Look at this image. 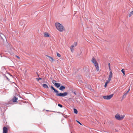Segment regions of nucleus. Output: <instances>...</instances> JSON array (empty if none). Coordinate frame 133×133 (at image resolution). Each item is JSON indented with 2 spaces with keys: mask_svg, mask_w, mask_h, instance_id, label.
<instances>
[{
  "mask_svg": "<svg viewBox=\"0 0 133 133\" xmlns=\"http://www.w3.org/2000/svg\"><path fill=\"white\" fill-rule=\"evenodd\" d=\"M55 25L56 29L59 32H62L65 31V28L64 26L60 23L58 22L56 23Z\"/></svg>",
  "mask_w": 133,
  "mask_h": 133,
  "instance_id": "obj_1",
  "label": "nucleus"
},
{
  "mask_svg": "<svg viewBox=\"0 0 133 133\" xmlns=\"http://www.w3.org/2000/svg\"><path fill=\"white\" fill-rule=\"evenodd\" d=\"M91 61L95 65L97 70V71H98L99 69V68L98 66V64L94 57H93L92 58Z\"/></svg>",
  "mask_w": 133,
  "mask_h": 133,
  "instance_id": "obj_2",
  "label": "nucleus"
},
{
  "mask_svg": "<svg viewBox=\"0 0 133 133\" xmlns=\"http://www.w3.org/2000/svg\"><path fill=\"white\" fill-rule=\"evenodd\" d=\"M125 116L124 115H121L120 116L118 114H117L115 116V118L116 119L118 120H121L123 119L124 117Z\"/></svg>",
  "mask_w": 133,
  "mask_h": 133,
  "instance_id": "obj_3",
  "label": "nucleus"
},
{
  "mask_svg": "<svg viewBox=\"0 0 133 133\" xmlns=\"http://www.w3.org/2000/svg\"><path fill=\"white\" fill-rule=\"evenodd\" d=\"M113 95L114 94H112L109 95L104 96H103V98L105 99H110L112 97Z\"/></svg>",
  "mask_w": 133,
  "mask_h": 133,
  "instance_id": "obj_4",
  "label": "nucleus"
},
{
  "mask_svg": "<svg viewBox=\"0 0 133 133\" xmlns=\"http://www.w3.org/2000/svg\"><path fill=\"white\" fill-rule=\"evenodd\" d=\"M58 92H56V95L57 96L61 97H64L67 95L68 93L67 92H64V93H58Z\"/></svg>",
  "mask_w": 133,
  "mask_h": 133,
  "instance_id": "obj_5",
  "label": "nucleus"
},
{
  "mask_svg": "<svg viewBox=\"0 0 133 133\" xmlns=\"http://www.w3.org/2000/svg\"><path fill=\"white\" fill-rule=\"evenodd\" d=\"M112 74L111 70L110 71L109 73V78L108 80L110 81L111 80V78L112 77Z\"/></svg>",
  "mask_w": 133,
  "mask_h": 133,
  "instance_id": "obj_6",
  "label": "nucleus"
},
{
  "mask_svg": "<svg viewBox=\"0 0 133 133\" xmlns=\"http://www.w3.org/2000/svg\"><path fill=\"white\" fill-rule=\"evenodd\" d=\"M8 130V128L6 127H4L3 128V133H7Z\"/></svg>",
  "mask_w": 133,
  "mask_h": 133,
  "instance_id": "obj_7",
  "label": "nucleus"
},
{
  "mask_svg": "<svg viewBox=\"0 0 133 133\" xmlns=\"http://www.w3.org/2000/svg\"><path fill=\"white\" fill-rule=\"evenodd\" d=\"M47 56L51 62H52L54 61V59L53 58L48 56Z\"/></svg>",
  "mask_w": 133,
  "mask_h": 133,
  "instance_id": "obj_8",
  "label": "nucleus"
},
{
  "mask_svg": "<svg viewBox=\"0 0 133 133\" xmlns=\"http://www.w3.org/2000/svg\"><path fill=\"white\" fill-rule=\"evenodd\" d=\"M50 34L47 32H45L44 34V36L45 37H49Z\"/></svg>",
  "mask_w": 133,
  "mask_h": 133,
  "instance_id": "obj_9",
  "label": "nucleus"
},
{
  "mask_svg": "<svg viewBox=\"0 0 133 133\" xmlns=\"http://www.w3.org/2000/svg\"><path fill=\"white\" fill-rule=\"evenodd\" d=\"M75 47V46L74 45H72L71 46V47L70 48V50L71 52H73L74 51V48Z\"/></svg>",
  "mask_w": 133,
  "mask_h": 133,
  "instance_id": "obj_10",
  "label": "nucleus"
},
{
  "mask_svg": "<svg viewBox=\"0 0 133 133\" xmlns=\"http://www.w3.org/2000/svg\"><path fill=\"white\" fill-rule=\"evenodd\" d=\"M65 89V87L63 86H61L59 88V89L63 91Z\"/></svg>",
  "mask_w": 133,
  "mask_h": 133,
  "instance_id": "obj_11",
  "label": "nucleus"
},
{
  "mask_svg": "<svg viewBox=\"0 0 133 133\" xmlns=\"http://www.w3.org/2000/svg\"><path fill=\"white\" fill-rule=\"evenodd\" d=\"M55 86L57 88H58L60 86V84L59 83H56L55 84Z\"/></svg>",
  "mask_w": 133,
  "mask_h": 133,
  "instance_id": "obj_12",
  "label": "nucleus"
},
{
  "mask_svg": "<svg viewBox=\"0 0 133 133\" xmlns=\"http://www.w3.org/2000/svg\"><path fill=\"white\" fill-rule=\"evenodd\" d=\"M42 86H43V87L44 88H47V89H48L49 88V87H48V86L46 84H42Z\"/></svg>",
  "mask_w": 133,
  "mask_h": 133,
  "instance_id": "obj_13",
  "label": "nucleus"
},
{
  "mask_svg": "<svg viewBox=\"0 0 133 133\" xmlns=\"http://www.w3.org/2000/svg\"><path fill=\"white\" fill-rule=\"evenodd\" d=\"M51 89L52 90H54V91H55V92H56H56L57 93V92H59L57 90H56V89H55L52 86H51Z\"/></svg>",
  "mask_w": 133,
  "mask_h": 133,
  "instance_id": "obj_14",
  "label": "nucleus"
},
{
  "mask_svg": "<svg viewBox=\"0 0 133 133\" xmlns=\"http://www.w3.org/2000/svg\"><path fill=\"white\" fill-rule=\"evenodd\" d=\"M18 98L16 97H15L13 98L12 99V101L13 102H17Z\"/></svg>",
  "mask_w": 133,
  "mask_h": 133,
  "instance_id": "obj_15",
  "label": "nucleus"
},
{
  "mask_svg": "<svg viewBox=\"0 0 133 133\" xmlns=\"http://www.w3.org/2000/svg\"><path fill=\"white\" fill-rule=\"evenodd\" d=\"M110 82V81L108 80V81L105 82V84L104 85V87L105 88L106 87L107 84Z\"/></svg>",
  "mask_w": 133,
  "mask_h": 133,
  "instance_id": "obj_16",
  "label": "nucleus"
},
{
  "mask_svg": "<svg viewBox=\"0 0 133 133\" xmlns=\"http://www.w3.org/2000/svg\"><path fill=\"white\" fill-rule=\"evenodd\" d=\"M74 112L76 114H77L78 113V111L76 109L74 108Z\"/></svg>",
  "mask_w": 133,
  "mask_h": 133,
  "instance_id": "obj_17",
  "label": "nucleus"
},
{
  "mask_svg": "<svg viewBox=\"0 0 133 133\" xmlns=\"http://www.w3.org/2000/svg\"><path fill=\"white\" fill-rule=\"evenodd\" d=\"M133 15V13L132 11H131L129 14V17H130L131 16H132Z\"/></svg>",
  "mask_w": 133,
  "mask_h": 133,
  "instance_id": "obj_18",
  "label": "nucleus"
},
{
  "mask_svg": "<svg viewBox=\"0 0 133 133\" xmlns=\"http://www.w3.org/2000/svg\"><path fill=\"white\" fill-rule=\"evenodd\" d=\"M121 71L123 73V76H124L125 75V71H124V70L123 69H122Z\"/></svg>",
  "mask_w": 133,
  "mask_h": 133,
  "instance_id": "obj_19",
  "label": "nucleus"
},
{
  "mask_svg": "<svg viewBox=\"0 0 133 133\" xmlns=\"http://www.w3.org/2000/svg\"><path fill=\"white\" fill-rule=\"evenodd\" d=\"M56 82V81L54 80H53L52 81V83L54 85H55V84L56 83H57Z\"/></svg>",
  "mask_w": 133,
  "mask_h": 133,
  "instance_id": "obj_20",
  "label": "nucleus"
},
{
  "mask_svg": "<svg viewBox=\"0 0 133 133\" xmlns=\"http://www.w3.org/2000/svg\"><path fill=\"white\" fill-rule=\"evenodd\" d=\"M127 95V93H126L125 94H124L123 95V98H125L126 97V96Z\"/></svg>",
  "mask_w": 133,
  "mask_h": 133,
  "instance_id": "obj_21",
  "label": "nucleus"
},
{
  "mask_svg": "<svg viewBox=\"0 0 133 133\" xmlns=\"http://www.w3.org/2000/svg\"><path fill=\"white\" fill-rule=\"evenodd\" d=\"M57 55L59 57H60L61 56V55L58 53H57Z\"/></svg>",
  "mask_w": 133,
  "mask_h": 133,
  "instance_id": "obj_22",
  "label": "nucleus"
},
{
  "mask_svg": "<svg viewBox=\"0 0 133 133\" xmlns=\"http://www.w3.org/2000/svg\"><path fill=\"white\" fill-rule=\"evenodd\" d=\"M77 42H75L74 43V44L73 45H74L75 47V46H76L77 45Z\"/></svg>",
  "mask_w": 133,
  "mask_h": 133,
  "instance_id": "obj_23",
  "label": "nucleus"
},
{
  "mask_svg": "<svg viewBox=\"0 0 133 133\" xmlns=\"http://www.w3.org/2000/svg\"><path fill=\"white\" fill-rule=\"evenodd\" d=\"M108 66H109V70H110V71H111V69H110V64L109 63V64H108Z\"/></svg>",
  "mask_w": 133,
  "mask_h": 133,
  "instance_id": "obj_24",
  "label": "nucleus"
},
{
  "mask_svg": "<svg viewBox=\"0 0 133 133\" xmlns=\"http://www.w3.org/2000/svg\"><path fill=\"white\" fill-rule=\"evenodd\" d=\"M58 105V106L59 107L61 108H62V105L61 104H59Z\"/></svg>",
  "mask_w": 133,
  "mask_h": 133,
  "instance_id": "obj_25",
  "label": "nucleus"
},
{
  "mask_svg": "<svg viewBox=\"0 0 133 133\" xmlns=\"http://www.w3.org/2000/svg\"><path fill=\"white\" fill-rule=\"evenodd\" d=\"M36 79L37 80V81H38L39 80H41L42 78H36Z\"/></svg>",
  "mask_w": 133,
  "mask_h": 133,
  "instance_id": "obj_26",
  "label": "nucleus"
},
{
  "mask_svg": "<svg viewBox=\"0 0 133 133\" xmlns=\"http://www.w3.org/2000/svg\"><path fill=\"white\" fill-rule=\"evenodd\" d=\"M76 121H77V122L79 124H80V125H82V124L78 121H77V120H76Z\"/></svg>",
  "mask_w": 133,
  "mask_h": 133,
  "instance_id": "obj_27",
  "label": "nucleus"
},
{
  "mask_svg": "<svg viewBox=\"0 0 133 133\" xmlns=\"http://www.w3.org/2000/svg\"><path fill=\"white\" fill-rule=\"evenodd\" d=\"M16 57H17L18 59H20V58L18 56H16Z\"/></svg>",
  "mask_w": 133,
  "mask_h": 133,
  "instance_id": "obj_28",
  "label": "nucleus"
},
{
  "mask_svg": "<svg viewBox=\"0 0 133 133\" xmlns=\"http://www.w3.org/2000/svg\"><path fill=\"white\" fill-rule=\"evenodd\" d=\"M130 88H129V90H128L127 91V92L126 93H127V94L128 93L129 91H130Z\"/></svg>",
  "mask_w": 133,
  "mask_h": 133,
  "instance_id": "obj_29",
  "label": "nucleus"
},
{
  "mask_svg": "<svg viewBox=\"0 0 133 133\" xmlns=\"http://www.w3.org/2000/svg\"><path fill=\"white\" fill-rule=\"evenodd\" d=\"M74 94H76L74 92Z\"/></svg>",
  "mask_w": 133,
  "mask_h": 133,
  "instance_id": "obj_30",
  "label": "nucleus"
},
{
  "mask_svg": "<svg viewBox=\"0 0 133 133\" xmlns=\"http://www.w3.org/2000/svg\"><path fill=\"white\" fill-rule=\"evenodd\" d=\"M71 133H72V132Z\"/></svg>",
  "mask_w": 133,
  "mask_h": 133,
  "instance_id": "obj_31",
  "label": "nucleus"
}]
</instances>
